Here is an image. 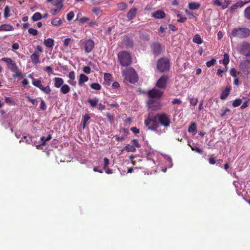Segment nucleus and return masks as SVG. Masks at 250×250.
<instances>
[{"label": "nucleus", "mask_w": 250, "mask_h": 250, "mask_svg": "<svg viewBox=\"0 0 250 250\" xmlns=\"http://www.w3.org/2000/svg\"><path fill=\"white\" fill-rule=\"evenodd\" d=\"M151 49L155 56L159 55L161 52V45L159 42H154L151 45Z\"/></svg>", "instance_id": "nucleus-13"}, {"label": "nucleus", "mask_w": 250, "mask_h": 250, "mask_svg": "<svg viewBox=\"0 0 250 250\" xmlns=\"http://www.w3.org/2000/svg\"><path fill=\"white\" fill-rule=\"evenodd\" d=\"M31 60L34 64H37L40 62L39 55L34 53L32 54L31 56Z\"/></svg>", "instance_id": "nucleus-26"}, {"label": "nucleus", "mask_w": 250, "mask_h": 250, "mask_svg": "<svg viewBox=\"0 0 250 250\" xmlns=\"http://www.w3.org/2000/svg\"><path fill=\"white\" fill-rule=\"evenodd\" d=\"M243 3H242V0H240L238 1L234 4H233L230 8V12L233 13L235 10H236L238 7H243Z\"/></svg>", "instance_id": "nucleus-23"}, {"label": "nucleus", "mask_w": 250, "mask_h": 250, "mask_svg": "<svg viewBox=\"0 0 250 250\" xmlns=\"http://www.w3.org/2000/svg\"><path fill=\"white\" fill-rule=\"evenodd\" d=\"M127 7V5L125 2H121L118 4L117 7L120 10L124 11Z\"/></svg>", "instance_id": "nucleus-36"}, {"label": "nucleus", "mask_w": 250, "mask_h": 250, "mask_svg": "<svg viewBox=\"0 0 250 250\" xmlns=\"http://www.w3.org/2000/svg\"><path fill=\"white\" fill-rule=\"evenodd\" d=\"M250 99H247L244 103L242 104V105L241 106L240 108L242 109L246 108L247 107H248L249 105Z\"/></svg>", "instance_id": "nucleus-52"}, {"label": "nucleus", "mask_w": 250, "mask_h": 250, "mask_svg": "<svg viewBox=\"0 0 250 250\" xmlns=\"http://www.w3.org/2000/svg\"><path fill=\"white\" fill-rule=\"evenodd\" d=\"M104 78L105 81H110L112 79V75L109 73H105Z\"/></svg>", "instance_id": "nucleus-50"}, {"label": "nucleus", "mask_w": 250, "mask_h": 250, "mask_svg": "<svg viewBox=\"0 0 250 250\" xmlns=\"http://www.w3.org/2000/svg\"><path fill=\"white\" fill-rule=\"evenodd\" d=\"M177 17L179 18V19L177 20V21L179 22H185L187 20V18L186 17H182L180 14L178 13L177 15Z\"/></svg>", "instance_id": "nucleus-47"}, {"label": "nucleus", "mask_w": 250, "mask_h": 250, "mask_svg": "<svg viewBox=\"0 0 250 250\" xmlns=\"http://www.w3.org/2000/svg\"><path fill=\"white\" fill-rule=\"evenodd\" d=\"M42 18V16L40 12H36L33 14L31 19L33 21H37Z\"/></svg>", "instance_id": "nucleus-31"}, {"label": "nucleus", "mask_w": 250, "mask_h": 250, "mask_svg": "<svg viewBox=\"0 0 250 250\" xmlns=\"http://www.w3.org/2000/svg\"><path fill=\"white\" fill-rule=\"evenodd\" d=\"M60 91L63 94H66L70 91V87L66 84H63L61 87Z\"/></svg>", "instance_id": "nucleus-27"}, {"label": "nucleus", "mask_w": 250, "mask_h": 250, "mask_svg": "<svg viewBox=\"0 0 250 250\" xmlns=\"http://www.w3.org/2000/svg\"><path fill=\"white\" fill-rule=\"evenodd\" d=\"M230 74L233 77H236L237 76V71L235 68H231L230 71Z\"/></svg>", "instance_id": "nucleus-59"}, {"label": "nucleus", "mask_w": 250, "mask_h": 250, "mask_svg": "<svg viewBox=\"0 0 250 250\" xmlns=\"http://www.w3.org/2000/svg\"><path fill=\"white\" fill-rule=\"evenodd\" d=\"M54 86L56 88L61 87L64 83L63 79L59 77H55L54 78Z\"/></svg>", "instance_id": "nucleus-17"}, {"label": "nucleus", "mask_w": 250, "mask_h": 250, "mask_svg": "<svg viewBox=\"0 0 250 250\" xmlns=\"http://www.w3.org/2000/svg\"><path fill=\"white\" fill-rule=\"evenodd\" d=\"M147 104L149 108L153 110H156L160 108L159 103L153 99L148 100L147 102Z\"/></svg>", "instance_id": "nucleus-12"}, {"label": "nucleus", "mask_w": 250, "mask_h": 250, "mask_svg": "<svg viewBox=\"0 0 250 250\" xmlns=\"http://www.w3.org/2000/svg\"><path fill=\"white\" fill-rule=\"evenodd\" d=\"M230 111V110L228 108H226L225 109H223L222 110V112L221 113V116L222 117H224L227 114V112H229Z\"/></svg>", "instance_id": "nucleus-56"}, {"label": "nucleus", "mask_w": 250, "mask_h": 250, "mask_svg": "<svg viewBox=\"0 0 250 250\" xmlns=\"http://www.w3.org/2000/svg\"><path fill=\"white\" fill-rule=\"evenodd\" d=\"M46 108L47 106L46 105L45 103L43 100H42L40 104V108L42 110H45L46 109Z\"/></svg>", "instance_id": "nucleus-53"}, {"label": "nucleus", "mask_w": 250, "mask_h": 250, "mask_svg": "<svg viewBox=\"0 0 250 250\" xmlns=\"http://www.w3.org/2000/svg\"><path fill=\"white\" fill-rule=\"evenodd\" d=\"M18 67L17 68V71L15 72H13L14 73L13 75V77L14 78H16L17 77H21L22 78L24 77L25 76V74L23 73H22L21 72H19L18 71Z\"/></svg>", "instance_id": "nucleus-39"}, {"label": "nucleus", "mask_w": 250, "mask_h": 250, "mask_svg": "<svg viewBox=\"0 0 250 250\" xmlns=\"http://www.w3.org/2000/svg\"><path fill=\"white\" fill-rule=\"evenodd\" d=\"M156 115L159 125L165 127L169 126L171 123L169 115L165 113H157Z\"/></svg>", "instance_id": "nucleus-5"}, {"label": "nucleus", "mask_w": 250, "mask_h": 250, "mask_svg": "<svg viewBox=\"0 0 250 250\" xmlns=\"http://www.w3.org/2000/svg\"><path fill=\"white\" fill-rule=\"evenodd\" d=\"M136 150L134 146L130 144H127L123 149L122 151H126V152H134Z\"/></svg>", "instance_id": "nucleus-25"}, {"label": "nucleus", "mask_w": 250, "mask_h": 250, "mask_svg": "<svg viewBox=\"0 0 250 250\" xmlns=\"http://www.w3.org/2000/svg\"><path fill=\"white\" fill-rule=\"evenodd\" d=\"M106 116L107 118V119L109 121V122L110 123V124H113L114 123V115L113 114H111L109 112H107L106 113Z\"/></svg>", "instance_id": "nucleus-34"}, {"label": "nucleus", "mask_w": 250, "mask_h": 250, "mask_svg": "<svg viewBox=\"0 0 250 250\" xmlns=\"http://www.w3.org/2000/svg\"><path fill=\"white\" fill-rule=\"evenodd\" d=\"M201 6L200 3L197 2H191L188 4V7L190 10L198 9Z\"/></svg>", "instance_id": "nucleus-21"}, {"label": "nucleus", "mask_w": 250, "mask_h": 250, "mask_svg": "<svg viewBox=\"0 0 250 250\" xmlns=\"http://www.w3.org/2000/svg\"><path fill=\"white\" fill-rule=\"evenodd\" d=\"M244 14L245 18L250 20V5L244 10Z\"/></svg>", "instance_id": "nucleus-37"}, {"label": "nucleus", "mask_w": 250, "mask_h": 250, "mask_svg": "<svg viewBox=\"0 0 250 250\" xmlns=\"http://www.w3.org/2000/svg\"><path fill=\"white\" fill-rule=\"evenodd\" d=\"M193 42L198 44H201L203 42V40L199 34H196L193 38Z\"/></svg>", "instance_id": "nucleus-29"}, {"label": "nucleus", "mask_w": 250, "mask_h": 250, "mask_svg": "<svg viewBox=\"0 0 250 250\" xmlns=\"http://www.w3.org/2000/svg\"><path fill=\"white\" fill-rule=\"evenodd\" d=\"M118 59L121 65L127 66L132 62L131 57L129 52L125 51L120 52L118 54Z\"/></svg>", "instance_id": "nucleus-4"}, {"label": "nucleus", "mask_w": 250, "mask_h": 250, "mask_svg": "<svg viewBox=\"0 0 250 250\" xmlns=\"http://www.w3.org/2000/svg\"><path fill=\"white\" fill-rule=\"evenodd\" d=\"M28 32L30 34L35 36L38 34L37 30L34 28H30L28 29Z\"/></svg>", "instance_id": "nucleus-48"}, {"label": "nucleus", "mask_w": 250, "mask_h": 250, "mask_svg": "<svg viewBox=\"0 0 250 250\" xmlns=\"http://www.w3.org/2000/svg\"><path fill=\"white\" fill-rule=\"evenodd\" d=\"M250 35V30L248 28H235L232 29L230 38L236 37L239 39L246 38Z\"/></svg>", "instance_id": "nucleus-2"}, {"label": "nucleus", "mask_w": 250, "mask_h": 250, "mask_svg": "<svg viewBox=\"0 0 250 250\" xmlns=\"http://www.w3.org/2000/svg\"><path fill=\"white\" fill-rule=\"evenodd\" d=\"M27 99H28V100L29 102H30L33 104V105H37L38 101H37V100L36 99H32L29 96H28L27 97Z\"/></svg>", "instance_id": "nucleus-55"}, {"label": "nucleus", "mask_w": 250, "mask_h": 250, "mask_svg": "<svg viewBox=\"0 0 250 250\" xmlns=\"http://www.w3.org/2000/svg\"><path fill=\"white\" fill-rule=\"evenodd\" d=\"M144 123L148 129L152 131H157L159 126L156 115L153 116L150 113L148 114L147 118L145 120Z\"/></svg>", "instance_id": "nucleus-1"}, {"label": "nucleus", "mask_w": 250, "mask_h": 250, "mask_svg": "<svg viewBox=\"0 0 250 250\" xmlns=\"http://www.w3.org/2000/svg\"><path fill=\"white\" fill-rule=\"evenodd\" d=\"M88 103H90L91 106L93 107H95L96 106V105L98 103V99H96V98H94V99H88Z\"/></svg>", "instance_id": "nucleus-38"}, {"label": "nucleus", "mask_w": 250, "mask_h": 250, "mask_svg": "<svg viewBox=\"0 0 250 250\" xmlns=\"http://www.w3.org/2000/svg\"><path fill=\"white\" fill-rule=\"evenodd\" d=\"M51 23L54 26H59L62 24V21L61 18L56 17L51 21Z\"/></svg>", "instance_id": "nucleus-24"}, {"label": "nucleus", "mask_w": 250, "mask_h": 250, "mask_svg": "<svg viewBox=\"0 0 250 250\" xmlns=\"http://www.w3.org/2000/svg\"><path fill=\"white\" fill-rule=\"evenodd\" d=\"M91 10L96 16H100L102 13V10L99 8H93Z\"/></svg>", "instance_id": "nucleus-43"}, {"label": "nucleus", "mask_w": 250, "mask_h": 250, "mask_svg": "<svg viewBox=\"0 0 250 250\" xmlns=\"http://www.w3.org/2000/svg\"><path fill=\"white\" fill-rule=\"evenodd\" d=\"M168 78L166 75H163L157 81L156 86L159 88H165Z\"/></svg>", "instance_id": "nucleus-10"}, {"label": "nucleus", "mask_w": 250, "mask_h": 250, "mask_svg": "<svg viewBox=\"0 0 250 250\" xmlns=\"http://www.w3.org/2000/svg\"><path fill=\"white\" fill-rule=\"evenodd\" d=\"M14 29L13 27L8 24H3L0 26V31H12Z\"/></svg>", "instance_id": "nucleus-22"}, {"label": "nucleus", "mask_w": 250, "mask_h": 250, "mask_svg": "<svg viewBox=\"0 0 250 250\" xmlns=\"http://www.w3.org/2000/svg\"><path fill=\"white\" fill-rule=\"evenodd\" d=\"M171 103L172 104H180L182 103V101L179 99L175 98L172 101Z\"/></svg>", "instance_id": "nucleus-60"}, {"label": "nucleus", "mask_w": 250, "mask_h": 250, "mask_svg": "<svg viewBox=\"0 0 250 250\" xmlns=\"http://www.w3.org/2000/svg\"><path fill=\"white\" fill-rule=\"evenodd\" d=\"M74 12L72 11H71L67 14V16H66L67 20L69 21H70L73 19V18H74Z\"/></svg>", "instance_id": "nucleus-51"}, {"label": "nucleus", "mask_w": 250, "mask_h": 250, "mask_svg": "<svg viewBox=\"0 0 250 250\" xmlns=\"http://www.w3.org/2000/svg\"><path fill=\"white\" fill-rule=\"evenodd\" d=\"M88 80V78L87 76L83 74H81L80 75V79L79 80V84L82 85L84 83L86 82Z\"/></svg>", "instance_id": "nucleus-28"}, {"label": "nucleus", "mask_w": 250, "mask_h": 250, "mask_svg": "<svg viewBox=\"0 0 250 250\" xmlns=\"http://www.w3.org/2000/svg\"><path fill=\"white\" fill-rule=\"evenodd\" d=\"M10 8L8 6H5L4 10V17L7 18L10 16Z\"/></svg>", "instance_id": "nucleus-46"}, {"label": "nucleus", "mask_w": 250, "mask_h": 250, "mask_svg": "<svg viewBox=\"0 0 250 250\" xmlns=\"http://www.w3.org/2000/svg\"><path fill=\"white\" fill-rule=\"evenodd\" d=\"M68 77L70 80L67 81L68 83L70 84L75 86L76 84V82L74 81L75 79V74L74 71H71L68 74Z\"/></svg>", "instance_id": "nucleus-18"}, {"label": "nucleus", "mask_w": 250, "mask_h": 250, "mask_svg": "<svg viewBox=\"0 0 250 250\" xmlns=\"http://www.w3.org/2000/svg\"><path fill=\"white\" fill-rule=\"evenodd\" d=\"M40 89L47 94H50L51 91L49 85H47L46 86L42 85L41 87H40Z\"/></svg>", "instance_id": "nucleus-33"}, {"label": "nucleus", "mask_w": 250, "mask_h": 250, "mask_svg": "<svg viewBox=\"0 0 250 250\" xmlns=\"http://www.w3.org/2000/svg\"><path fill=\"white\" fill-rule=\"evenodd\" d=\"M163 91L156 88H153L148 91L147 94L151 98H160L163 94Z\"/></svg>", "instance_id": "nucleus-9"}, {"label": "nucleus", "mask_w": 250, "mask_h": 250, "mask_svg": "<svg viewBox=\"0 0 250 250\" xmlns=\"http://www.w3.org/2000/svg\"><path fill=\"white\" fill-rule=\"evenodd\" d=\"M32 84L34 86L39 88V89L40 87H41V86L42 85V84L41 81L36 79L33 80Z\"/></svg>", "instance_id": "nucleus-35"}, {"label": "nucleus", "mask_w": 250, "mask_h": 250, "mask_svg": "<svg viewBox=\"0 0 250 250\" xmlns=\"http://www.w3.org/2000/svg\"><path fill=\"white\" fill-rule=\"evenodd\" d=\"M84 51L86 53H90L94 48V42L91 39H89L83 42Z\"/></svg>", "instance_id": "nucleus-11"}, {"label": "nucleus", "mask_w": 250, "mask_h": 250, "mask_svg": "<svg viewBox=\"0 0 250 250\" xmlns=\"http://www.w3.org/2000/svg\"><path fill=\"white\" fill-rule=\"evenodd\" d=\"M90 119V117L88 115H85L83 116L82 120V124L83 125V127L84 129L86 126V124L87 122Z\"/></svg>", "instance_id": "nucleus-32"}, {"label": "nucleus", "mask_w": 250, "mask_h": 250, "mask_svg": "<svg viewBox=\"0 0 250 250\" xmlns=\"http://www.w3.org/2000/svg\"><path fill=\"white\" fill-rule=\"evenodd\" d=\"M131 142L133 144L132 146H134L135 147L139 148L141 147L140 144L139 143L138 141L136 139H133L131 141Z\"/></svg>", "instance_id": "nucleus-54"}, {"label": "nucleus", "mask_w": 250, "mask_h": 250, "mask_svg": "<svg viewBox=\"0 0 250 250\" xmlns=\"http://www.w3.org/2000/svg\"><path fill=\"white\" fill-rule=\"evenodd\" d=\"M229 62V56L228 54L225 53L224 55V59L223 60V63L226 65L228 64Z\"/></svg>", "instance_id": "nucleus-41"}, {"label": "nucleus", "mask_w": 250, "mask_h": 250, "mask_svg": "<svg viewBox=\"0 0 250 250\" xmlns=\"http://www.w3.org/2000/svg\"><path fill=\"white\" fill-rule=\"evenodd\" d=\"M231 1L229 0H225L224 3L222 4V9H225L227 8L230 4Z\"/></svg>", "instance_id": "nucleus-57"}, {"label": "nucleus", "mask_w": 250, "mask_h": 250, "mask_svg": "<svg viewBox=\"0 0 250 250\" xmlns=\"http://www.w3.org/2000/svg\"><path fill=\"white\" fill-rule=\"evenodd\" d=\"M123 42L126 47H132L133 46V40L127 36L124 37Z\"/></svg>", "instance_id": "nucleus-19"}, {"label": "nucleus", "mask_w": 250, "mask_h": 250, "mask_svg": "<svg viewBox=\"0 0 250 250\" xmlns=\"http://www.w3.org/2000/svg\"><path fill=\"white\" fill-rule=\"evenodd\" d=\"M44 45L48 48H52L54 45V41L52 38H48L43 41Z\"/></svg>", "instance_id": "nucleus-20"}, {"label": "nucleus", "mask_w": 250, "mask_h": 250, "mask_svg": "<svg viewBox=\"0 0 250 250\" xmlns=\"http://www.w3.org/2000/svg\"><path fill=\"white\" fill-rule=\"evenodd\" d=\"M123 76L127 81L132 83H135L138 81V76L135 70L129 67L123 72Z\"/></svg>", "instance_id": "nucleus-3"}, {"label": "nucleus", "mask_w": 250, "mask_h": 250, "mask_svg": "<svg viewBox=\"0 0 250 250\" xmlns=\"http://www.w3.org/2000/svg\"><path fill=\"white\" fill-rule=\"evenodd\" d=\"M83 70L86 74H90L91 72V69L89 66H84Z\"/></svg>", "instance_id": "nucleus-63"}, {"label": "nucleus", "mask_w": 250, "mask_h": 250, "mask_svg": "<svg viewBox=\"0 0 250 250\" xmlns=\"http://www.w3.org/2000/svg\"><path fill=\"white\" fill-rule=\"evenodd\" d=\"M71 39L70 38H66L63 41V45L65 47L67 46L70 43Z\"/></svg>", "instance_id": "nucleus-62"}, {"label": "nucleus", "mask_w": 250, "mask_h": 250, "mask_svg": "<svg viewBox=\"0 0 250 250\" xmlns=\"http://www.w3.org/2000/svg\"><path fill=\"white\" fill-rule=\"evenodd\" d=\"M190 147L192 151H195L197 153L202 154L203 153V150L200 148L199 147H197V146H190Z\"/></svg>", "instance_id": "nucleus-42"}, {"label": "nucleus", "mask_w": 250, "mask_h": 250, "mask_svg": "<svg viewBox=\"0 0 250 250\" xmlns=\"http://www.w3.org/2000/svg\"><path fill=\"white\" fill-rule=\"evenodd\" d=\"M239 52L245 56H247L250 53V43L245 42L240 45Z\"/></svg>", "instance_id": "nucleus-8"}, {"label": "nucleus", "mask_w": 250, "mask_h": 250, "mask_svg": "<svg viewBox=\"0 0 250 250\" xmlns=\"http://www.w3.org/2000/svg\"><path fill=\"white\" fill-rule=\"evenodd\" d=\"M216 62V60L214 58H212L211 60L208 61L206 62V65L208 67H210L211 66H213L214 65Z\"/></svg>", "instance_id": "nucleus-45"}, {"label": "nucleus", "mask_w": 250, "mask_h": 250, "mask_svg": "<svg viewBox=\"0 0 250 250\" xmlns=\"http://www.w3.org/2000/svg\"><path fill=\"white\" fill-rule=\"evenodd\" d=\"M197 130V125L196 123L192 122L188 128V131L191 133H195Z\"/></svg>", "instance_id": "nucleus-30"}, {"label": "nucleus", "mask_w": 250, "mask_h": 250, "mask_svg": "<svg viewBox=\"0 0 250 250\" xmlns=\"http://www.w3.org/2000/svg\"><path fill=\"white\" fill-rule=\"evenodd\" d=\"M242 103V100L240 99H237L235 100L232 103V106L233 107H237L239 106Z\"/></svg>", "instance_id": "nucleus-44"}, {"label": "nucleus", "mask_w": 250, "mask_h": 250, "mask_svg": "<svg viewBox=\"0 0 250 250\" xmlns=\"http://www.w3.org/2000/svg\"><path fill=\"white\" fill-rule=\"evenodd\" d=\"M90 87L93 89L100 90L101 89V85L96 83H92L90 84Z\"/></svg>", "instance_id": "nucleus-40"}, {"label": "nucleus", "mask_w": 250, "mask_h": 250, "mask_svg": "<svg viewBox=\"0 0 250 250\" xmlns=\"http://www.w3.org/2000/svg\"><path fill=\"white\" fill-rule=\"evenodd\" d=\"M104 169H106L107 166L109 165V161L107 158L105 157L104 159Z\"/></svg>", "instance_id": "nucleus-58"}, {"label": "nucleus", "mask_w": 250, "mask_h": 250, "mask_svg": "<svg viewBox=\"0 0 250 250\" xmlns=\"http://www.w3.org/2000/svg\"><path fill=\"white\" fill-rule=\"evenodd\" d=\"M61 10H62L61 9L57 7L56 9L51 10L50 12L52 15H55L57 13H58L59 12H60Z\"/></svg>", "instance_id": "nucleus-64"}, {"label": "nucleus", "mask_w": 250, "mask_h": 250, "mask_svg": "<svg viewBox=\"0 0 250 250\" xmlns=\"http://www.w3.org/2000/svg\"><path fill=\"white\" fill-rule=\"evenodd\" d=\"M157 68L161 72L168 71L169 69V62L166 58L159 59L157 62Z\"/></svg>", "instance_id": "nucleus-6"}, {"label": "nucleus", "mask_w": 250, "mask_h": 250, "mask_svg": "<svg viewBox=\"0 0 250 250\" xmlns=\"http://www.w3.org/2000/svg\"><path fill=\"white\" fill-rule=\"evenodd\" d=\"M1 60L6 63L7 68L12 72L17 71L18 67L16 63L10 58H2Z\"/></svg>", "instance_id": "nucleus-7"}, {"label": "nucleus", "mask_w": 250, "mask_h": 250, "mask_svg": "<svg viewBox=\"0 0 250 250\" xmlns=\"http://www.w3.org/2000/svg\"><path fill=\"white\" fill-rule=\"evenodd\" d=\"M152 17L157 19H161L166 17V14L162 10H157L152 13Z\"/></svg>", "instance_id": "nucleus-14"}, {"label": "nucleus", "mask_w": 250, "mask_h": 250, "mask_svg": "<svg viewBox=\"0 0 250 250\" xmlns=\"http://www.w3.org/2000/svg\"><path fill=\"white\" fill-rule=\"evenodd\" d=\"M208 162L211 165H214L216 163V161L214 157L211 156V157L208 159Z\"/></svg>", "instance_id": "nucleus-61"}, {"label": "nucleus", "mask_w": 250, "mask_h": 250, "mask_svg": "<svg viewBox=\"0 0 250 250\" xmlns=\"http://www.w3.org/2000/svg\"><path fill=\"white\" fill-rule=\"evenodd\" d=\"M189 101L191 105L195 106L198 102V99L193 97H190Z\"/></svg>", "instance_id": "nucleus-49"}, {"label": "nucleus", "mask_w": 250, "mask_h": 250, "mask_svg": "<svg viewBox=\"0 0 250 250\" xmlns=\"http://www.w3.org/2000/svg\"><path fill=\"white\" fill-rule=\"evenodd\" d=\"M137 9L136 8H131L127 13V18L128 21L133 19L137 14Z\"/></svg>", "instance_id": "nucleus-15"}, {"label": "nucleus", "mask_w": 250, "mask_h": 250, "mask_svg": "<svg viewBox=\"0 0 250 250\" xmlns=\"http://www.w3.org/2000/svg\"><path fill=\"white\" fill-rule=\"evenodd\" d=\"M231 89L230 86H227L226 88L223 90L220 96L221 100H225L229 95L230 91Z\"/></svg>", "instance_id": "nucleus-16"}]
</instances>
